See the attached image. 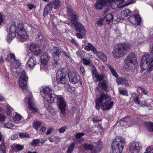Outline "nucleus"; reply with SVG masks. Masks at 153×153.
Masks as SVG:
<instances>
[{"instance_id":"nucleus-1","label":"nucleus","mask_w":153,"mask_h":153,"mask_svg":"<svg viewBox=\"0 0 153 153\" xmlns=\"http://www.w3.org/2000/svg\"><path fill=\"white\" fill-rule=\"evenodd\" d=\"M53 91L48 87H46L43 89V93L44 94V98L49 104L54 102L55 98L57 100V103L62 113L64 115H65V107L66 103L63 97L61 95H56L53 94Z\"/></svg>"},{"instance_id":"nucleus-2","label":"nucleus","mask_w":153,"mask_h":153,"mask_svg":"<svg viewBox=\"0 0 153 153\" xmlns=\"http://www.w3.org/2000/svg\"><path fill=\"white\" fill-rule=\"evenodd\" d=\"M100 95V97L95 100L96 108L99 110L102 106V110H109L112 107L113 102L111 101L110 97L104 93H101Z\"/></svg>"},{"instance_id":"nucleus-3","label":"nucleus","mask_w":153,"mask_h":153,"mask_svg":"<svg viewBox=\"0 0 153 153\" xmlns=\"http://www.w3.org/2000/svg\"><path fill=\"white\" fill-rule=\"evenodd\" d=\"M131 45L128 43H119L113 48L112 54L114 58L119 59L125 54L129 51Z\"/></svg>"},{"instance_id":"nucleus-4","label":"nucleus","mask_w":153,"mask_h":153,"mask_svg":"<svg viewBox=\"0 0 153 153\" xmlns=\"http://www.w3.org/2000/svg\"><path fill=\"white\" fill-rule=\"evenodd\" d=\"M125 145V142L122 137H117L112 143V153H120Z\"/></svg>"},{"instance_id":"nucleus-5","label":"nucleus","mask_w":153,"mask_h":153,"mask_svg":"<svg viewBox=\"0 0 153 153\" xmlns=\"http://www.w3.org/2000/svg\"><path fill=\"white\" fill-rule=\"evenodd\" d=\"M124 62L129 68H131L137 63L136 56L133 53L128 55L125 59Z\"/></svg>"},{"instance_id":"nucleus-6","label":"nucleus","mask_w":153,"mask_h":153,"mask_svg":"<svg viewBox=\"0 0 153 153\" xmlns=\"http://www.w3.org/2000/svg\"><path fill=\"white\" fill-rule=\"evenodd\" d=\"M64 69H59L56 74V79L58 84H66L65 74L64 72Z\"/></svg>"},{"instance_id":"nucleus-7","label":"nucleus","mask_w":153,"mask_h":153,"mask_svg":"<svg viewBox=\"0 0 153 153\" xmlns=\"http://www.w3.org/2000/svg\"><path fill=\"white\" fill-rule=\"evenodd\" d=\"M7 61H11V66L13 68H17L20 65L18 60L16 59L14 54L10 53L6 57Z\"/></svg>"},{"instance_id":"nucleus-8","label":"nucleus","mask_w":153,"mask_h":153,"mask_svg":"<svg viewBox=\"0 0 153 153\" xmlns=\"http://www.w3.org/2000/svg\"><path fill=\"white\" fill-rule=\"evenodd\" d=\"M150 61V57L149 54H146L142 56L141 61L140 67L144 70H146L149 67Z\"/></svg>"},{"instance_id":"nucleus-9","label":"nucleus","mask_w":153,"mask_h":153,"mask_svg":"<svg viewBox=\"0 0 153 153\" xmlns=\"http://www.w3.org/2000/svg\"><path fill=\"white\" fill-rule=\"evenodd\" d=\"M27 79L25 71H23L21 74L19 80V86L23 90H25L27 89L26 84Z\"/></svg>"},{"instance_id":"nucleus-10","label":"nucleus","mask_w":153,"mask_h":153,"mask_svg":"<svg viewBox=\"0 0 153 153\" xmlns=\"http://www.w3.org/2000/svg\"><path fill=\"white\" fill-rule=\"evenodd\" d=\"M129 148L131 153H139L142 149V146L140 143L133 141L129 144Z\"/></svg>"},{"instance_id":"nucleus-11","label":"nucleus","mask_w":153,"mask_h":153,"mask_svg":"<svg viewBox=\"0 0 153 153\" xmlns=\"http://www.w3.org/2000/svg\"><path fill=\"white\" fill-rule=\"evenodd\" d=\"M69 81L74 84L78 83L80 80L79 76L75 71H70L68 74Z\"/></svg>"},{"instance_id":"nucleus-12","label":"nucleus","mask_w":153,"mask_h":153,"mask_svg":"<svg viewBox=\"0 0 153 153\" xmlns=\"http://www.w3.org/2000/svg\"><path fill=\"white\" fill-rule=\"evenodd\" d=\"M17 34L21 38H27V35L22 25L19 24L17 29Z\"/></svg>"},{"instance_id":"nucleus-13","label":"nucleus","mask_w":153,"mask_h":153,"mask_svg":"<svg viewBox=\"0 0 153 153\" xmlns=\"http://www.w3.org/2000/svg\"><path fill=\"white\" fill-rule=\"evenodd\" d=\"M67 13L70 17L69 19L72 24H74V22H77V16L75 11L69 8L68 9Z\"/></svg>"},{"instance_id":"nucleus-14","label":"nucleus","mask_w":153,"mask_h":153,"mask_svg":"<svg viewBox=\"0 0 153 153\" xmlns=\"http://www.w3.org/2000/svg\"><path fill=\"white\" fill-rule=\"evenodd\" d=\"M128 19L132 24L137 22L138 25H141V19L139 15L135 14L132 16H131L128 18Z\"/></svg>"},{"instance_id":"nucleus-15","label":"nucleus","mask_w":153,"mask_h":153,"mask_svg":"<svg viewBox=\"0 0 153 153\" xmlns=\"http://www.w3.org/2000/svg\"><path fill=\"white\" fill-rule=\"evenodd\" d=\"M136 122H132L129 117H125L120 120V123L122 126H131L134 124Z\"/></svg>"},{"instance_id":"nucleus-16","label":"nucleus","mask_w":153,"mask_h":153,"mask_svg":"<svg viewBox=\"0 0 153 153\" xmlns=\"http://www.w3.org/2000/svg\"><path fill=\"white\" fill-rule=\"evenodd\" d=\"M55 5V4L53 3V1L48 3L44 9V13L47 14L51 11L53 6L54 9H57L58 7H56Z\"/></svg>"},{"instance_id":"nucleus-17","label":"nucleus","mask_w":153,"mask_h":153,"mask_svg":"<svg viewBox=\"0 0 153 153\" xmlns=\"http://www.w3.org/2000/svg\"><path fill=\"white\" fill-rule=\"evenodd\" d=\"M28 104L29 105V108L33 112H38L39 109L35 106L34 103L32 98H30L28 99Z\"/></svg>"},{"instance_id":"nucleus-18","label":"nucleus","mask_w":153,"mask_h":153,"mask_svg":"<svg viewBox=\"0 0 153 153\" xmlns=\"http://www.w3.org/2000/svg\"><path fill=\"white\" fill-rule=\"evenodd\" d=\"M74 24L76 31L81 33L82 34H84L86 33L84 27L80 23L76 22H74Z\"/></svg>"},{"instance_id":"nucleus-19","label":"nucleus","mask_w":153,"mask_h":153,"mask_svg":"<svg viewBox=\"0 0 153 153\" xmlns=\"http://www.w3.org/2000/svg\"><path fill=\"white\" fill-rule=\"evenodd\" d=\"M107 1H105L104 0H98L95 3L94 7L97 9L100 10L102 9L103 6L106 4V2Z\"/></svg>"},{"instance_id":"nucleus-20","label":"nucleus","mask_w":153,"mask_h":153,"mask_svg":"<svg viewBox=\"0 0 153 153\" xmlns=\"http://www.w3.org/2000/svg\"><path fill=\"white\" fill-rule=\"evenodd\" d=\"M50 58V57L48 56L47 53L45 52L43 53L41 57L42 64L44 65H46Z\"/></svg>"},{"instance_id":"nucleus-21","label":"nucleus","mask_w":153,"mask_h":153,"mask_svg":"<svg viewBox=\"0 0 153 153\" xmlns=\"http://www.w3.org/2000/svg\"><path fill=\"white\" fill-rule=\"evenodd\" d=\"M36 58L33 57L30 58L27 62L28 66L30 69H33L36 63Z\"/></svg>"},{"instance_id":"nucleus-22","label":"nucleus","mask_w":153,"mask_h":153,"mask_svg":"<svg viewBox=\"0 0 153 153\" xmlns=\"http://www.w3.org/2000/svg\"><path fill=\"white\" fill-rule=\"evenodd\" d=\"M53 56L54 57L56 58H59V55L62 53L61 49L57 47H53Z\"/></svg>"},{"instance_id":"nucleus-23","label":"nucleus","mask_w":153,"mask_h":153,"mask_svg":"<svg viewBox=\"0 0 153 153\" xmlns=\"http://www.w3.org/2000/svg\"><path fill=\"white\" fill-rule=\"evenodd\" d=\"M101 148V145L100 142H98L95 143L94 147L93 150L92 151V153H97L100 149Z\"/></svg>"},{"instance_id":"nucleus-24","label":"nucleus","mask_w":153,"mask_h":153,"mask_svg":"<svg viewBox=\"0 0 153 153\" xmlns=\"http://www.w3.org/2000/svg\"><path fill=\"white\" fill-rule=\"evenodd\" d=\"M117 83L119 85L123 84L126 85V86L129 85L128 81L125 79L123 78L122 77L117 79Z\"/></svg>"},{"instance_id":"nucleus-25","label":"nucleus","mask_w":153,"mask_h":153,"mask_svg":"<svg viewBox=\"0 0 153 153\" xmlns=\"http://www.w3.org/2000/svg\"><path fill=\"white\" fill-rule=\"evenodd\" d=\"M97 55L103 61H106L107 60V58L105 55L102 52H98Z\"/></svg>"},{"instance_id":"nucleus-26","label":"nucleus","mask_w":153,"mask_h":153,"mask_svg":"<svg viewBox=\"0 0 153 153\" xmlns=\"http://www.w3.org/2000/svg\"><path fill=\"white\" fill-rule=\"evenodd\" d=\"M133 99L134 102L137 104H140V101L139 99V95L136 93H133L132 94Z\"/></svg>"},{"instance_id":"nucleus-27","label":"nucleus","mask_w":153,"mask_h":153,"mask_svg":"<svg viewBox=\"0 0 153 153\" xmlns=\"http://www.w3.org/2000/svg\"><path fill=\"white\" fill-rule=\"evenodd\" d=\"M13 149L16 152L22 150L24 149V146L19 144H14L13 146Z\"/></svg>"},{"instance_id":"nucleus-28","label":"nucleus","mask_w":153,"mask_h":153,"mask_svg":"<svg viewBox=\"0 0 153 153\" xmlns=\"http://www.w3.org/2000/svg\"><path fill=\"white\" fill-rule=\"evenodd\" d=\"M42 123L39 121H34L33 124V127L36 130H38L39 127L41 125Z\"/></svg>"},{"instance_id":"nucleus-29","label":"nucleus","mask_w":153,"mask_h":153,"mask_svg":"<svg viewBox=\"0 0 153 153\" xmlns=\"http://www.w3.org/2000/svg\"><path fill=\"white\" fill-rule=\"evenodd\" d=\"M108 67L110 70V71L113 76L117 77L118 76L115 70L110 65H108Z\"/></svg>"},{"instance_id":"nucleus-30","label":"nucleus","mask_w":153,"mask_h":153,"mask_svg":"<svg viewBox=\"0 0 153 153\" xmlns=\"http://www.w3.org/2000/svg\"><path fill=\"white\" fill-rule=\"evenodd\" d=\"M39 143L40 140L39 139H34L31 143V145L32 146L36 147L39 146Z\"/></svg>"},{"instance_id":"nucleus-31","label":"nucleus","mask_w":153,"mask_h":153,"mask_svg":"<svg viewBox=\"0 0 153 153\" xmlns=\"http://www.w3.org/2000/svg\"><path fill=\"white\" fill-rule=\"evenodd\" d=\"M100 86L103 90H105L107 88V83L106 81L103 80L101 82Z\"/></svg>"},{"instance_id":"nucleus-32","label":"nucleus","mask_w":153,"mask_h":153,"mask_svg":"<svg viewBox=\"0 0 153 153\" xmlns=\"http://www.w3.org/2000/svg\"><path fill=\"white\" fill-rule=\"evenodd\" d=\"M75 145L74 143H71L67 150V153H71L74 149Z\"/></svg>"},{"instance_id":"nucleus-33","label":"nucleus","mask_w":153,"mask_h":153,"mask_svg":"<svg viewBox=\"0 0 153 153\" xmlns=\"http://www.w3.org/2000/svg\"><path fill=\"white\" fill-rule=\"evenodd\" d=\"M132 12L129 9H126L124 10L122 12V13L125 16L127 17L130 15L131 13Z\"/></svg>"},{"instance_id":"nucleus-34","label":"nucleus","mask_w":153,"mask_h":153,"mask_svg":"<svg viewBox=\"0 0 153 153\" xmlns=\"http://www.w3.org/2000/svg\"><path fill=\"white\" fill-rule=\"evenodd\" d=\"M83 148L87 150H91L94 149V147L92 145L87 143L84 144Z\"/></svg>"},{"instance_id":"nucleus-35","label":"nucleus","mask_w":153,"mask_h":153,"mask_svg":"<svg viewBox=\"0 0 153 153\" xmlns=\"http://www.w3.org/2000/svg\"><path fill=\"white\" fill-rule=\"evenodd\" d=\"M16 26L14 22H13L10 28L9 32H16L17 31Z\"/></svg>"},{"instance_id":"nucleus-36","label":"nucleus","mask_w":153,"mask_h":153,"mask_svg":"<svg viewBox=\"0 0 153 153\" xmlns=\"http://www.w3.org/2000/svg\"><path fill=\"white\" fill-rule=\"evenodd\" d=\"M6 150L5 145L2 142L0 146V153H6Z\"/></svg>"},{"instance_id":"nucleus-37","label":"nucleus","mask_w":153,"mask_h":153,"mask_svg":"<svg viewBox=\"0 0 153 153\" xmlns=\"http://www.w3.org/2000/svg\"><path fill=\"white\" fill-rule=\"evenodd\" d=\"M105 18L106 21L109 22L113 20V16L111 14L108 13L105 15Z\"/></svg>"},{"instance_id":"nucleus-38","label":"nucleus","mask_w":153,"mask_h":153,"mask_svg":"<svg viewBox=\"0 0 153 153\" xmlns=\"http://www.w3.org/2000/svg\"><path fill=\"white\" fill-rule=\"evenodd\" d=\"M38 50V48L36 45L34 44H31L30 48V50L31 52L34 53L37 51Z\"/></svg>"},{"instance_id":"nucleus-39","label":"nucleus","mask_w":153,"mask_h":153,"mask_svg":"<svg viewBox=\"0 0 153 153\" xmlns=\"http://www.w3.org/2000/svg\"><path fill=\"white\" fill-rule=\"evenodd\" d=\"M119 91L120 94L122 95L126 96L128 95V93L126 90L120 88H119Z\"/></svg>"},{"instance_id":"nucleus-40","label":"nucleus","mask_w":153,"mask_h":153,"mask_svg":"<svg viewBox=\"0 0 153 153\" xmlns=\"http://www.w3.org/2000/svg\"><path fill=\"white\" fill-rule=\"evenodd\" d=\"M65 87L68 88V90L70 92H73L75 90V88L74 87L70 86L68 83H66Z\"/></svg>"},{"instance_id":"nucleus-41","label":"nucleus","mask_w":153,"mask_h":153,"mask_svg":"<svg viewBox=\"0 0 153 153\" xmlns=\"http://www.w3.org/2000/svg\"><path fill=\"white\" fill-rule=\"evenodd\" d=\"M92 46L93 45L92 44L90 43H88V45L85 46L84 49L86 51H89L91 50Z\"/></svg>"},{"instance_id":"nucleus-42","label":"nucleus","mask_w":153,"mask_h":153,"mask_svg":"<svg viewBox=\"0 0 153 153\" xmlns=\"http://www.w3.org/2000/svg\"><path fill=\"white\" fill-rule=\"evenodd\" d=\"M16 32H9V38H14L16 36Z\"/></svg>"},{"instance_id":"nucleus-43","label":"nucleus","mask_w":153,"mask_h":153,"mask_svg":"<svg viewBox=\"0 0 153 153\" xmlns=\"http://www.w3.org/2000/svg\"><path fill=\"white\" fill-rule=\"evenodd\" d=\"M6 117L4 114L0 113V122H3L5 121Z\"/></svg>"},{"instance_id":"nucleus-44","label":"nucleus","mask_w":153,"mask_h":153,"mask_svg":"<svg viewBox=\"0 0 153 153\" xmlns=\"http://www.w3.org/2000/svg\"><path fill=\"white\" fill-rule=\"evenodd\" d=\"M19 135L21 137H29V135L26 133L20 132L19 134Z\"/></svg>"},{"instance_id":"nucleus-45","label":"nucleus","mask_w":153,"mask_h":153,"mask_svg":"<svg viewBox=\"0 0 153 153\" xmlns=\"http://www.w3.org/2000/svg\"><path fill=\"white\" fill-rule=\"evenodd\" d=\"M83 64L86 65H88L90 64V61L88 59L83 58L82 59Z\"/></svg>"},{"instance_id":"nucleus-46","label":"nucleus","mask_w":153,"mask_h":153,"mask_svg":"<svg viewBox=\"0 0 153 153\" xmlns=\"http://www.w3.org/2000/svg\"><path fill=\"white\" fill-rule=\"evenodd\" d=\"M148 126L149 127V131H153V123H149L148 124Z\"/></svg>"},{"instance_id":"nucleus-47","label":"nucleus","mask_w":153,"mask_h":153,"mask_svg":"<svg viewBox=\"0 0 153 153\" xmlns=\"http://www.w3.org/2000/svg\"><path fill=\"white\" fill-rule=\"evenodd\" d=\"M92 76L93 78L95 77L97 78L99 76V74L97 72V71L96 69L94 70L92 72Z\"/></svg>"},{"instance_id":"nucleus-48","label":"nucleus","mask_w":153,"mask_h":153,"mask_svg":"<svg viewBox=\"0 0 153 153\" xmlns=\"http://www.w3.org/2000/svg\"><path fill=\"white\" fill-rule=\"evenodd\" d=\"M4 126L6 128H12L13 126V125L12 123H5L4 124Z\"/></svg>"},{"instance_id":"nucleus-49","label":"nucleus","mask_w":153,"mask_h":153,"mask_svg":"<svg viewBox=\"0 0 153 153\" xmlns=\"http://www.w3.org/2000/svg\"><path fill=\"white\" fill-rule=\"evenodd\" d=\"M146 151L148 152V153H153V147H149L147 148Z\"/></svg>"},{"instance_id":"nucleus-50","label":"nucleus","mask_w":153,"mask_h":153,"mask_svg":"<svg viewBox=\"0 0 153 153\" xmlns=\"http://www.w3.org/2000/svg\"><path fill=\"white\" fill-rule=\"evenodd\" d=\"M103 19H99L97 22L96 24L98 26H100L102 25L103 23Z\"/></svg>"},{"instance_id":"nucleus-51","label":"nucleus","mask_w":153,"mask_h":153,"mask_svg":"<svg viewBox=\"0 0 153 153\" xmlns=\"http://www.w3.org/2000/svg\"><path fill=\"white\" fill-rule=\"evenodd\" d=\"M84 135V133L82 132L77 133L76 134V137L77 138H79Z\"/></svg>"},{"instance_id":"nucleus-52","label":"nucleus","mask_w":153,"mask_h":153,"mask_svg":"<svg viewBox=\"0 0 153 153\" xmlns=\"http://www.w3.org/2000/svg\"><path fill=\"white\" fill-rule=\"evenodd\" d=\"M67 128V127L66 126L61 127L59 130V132L60 133H63L65 130Z\"/></svg>"},{"instance_id":"nucleus-53","label":"nucleus","mask_w":153,"mask_h":153,"mask_svg":"<svg viewBox=\"0 0 153 153\" xmlns=\"http://www.w3.org/2000/svg\"><path fill=\"white\" fill-rule=\"evenodd\" d=\"M135 2H136L135 0H132L131 1H130V2H128V3L127 4V5H126V6H124V5H122V6H121V7H119V8L124 7H126L127 6H128V5H129L130 4H134V3H135Z\"/></svg>"},{"instance_id":"nucleus-54","label":"nucleus","mask_w":153,"mask_h":153,"mask_svg":"<svg viewBox=\"0 0 153 153\" xmlns=\"http://www.w3.org/2000/svg\"><path fill=\"white\" fill-rule=\"evenodd\" d=\"M46 127L45 126H42L41 128L39 130V131L40 133L42 134L44 133L46 130Z\"/></svg>"},{"instance_id":"nucleus-55","label":"nucleus","mask_w":153,"mask_h":153,"mask_svg":"<svg viewBox=\"0 0 153 153\" xmlns=\"http://www.w3.org/2000/svg\"><path fill=\"white\" fill-rule=\"evenodd\" d=\"M15 120L20 121L21 120V117L19 114H16L14 118Z\"/></svg>"},{"instance_id":"nucleus-56","label":"nucleus","mask_w":153,"mask_h":153,"mask_svg":"<svg viewBox=\"0 0 153 153\" xmlns=\"http://www.w3.org/2000/svg\"><path fill=\"white\" fill-rule=\"evenodd\" d=\"M53 3L55 4L56 7H58L59 5V0H53Z\"/></svg>"},{"instance_id":"nucleus-57","label":"nucleus","mask_w":153,"mask_h":153,"mask_svg":"<svg viewBox=\"0 0 153 153\" xmlns=\"http://www.w3.org/2000/svg\"><path fill=\"white\" fill-rule=\"evenodd\" d=\"M103 79V76L102 75H99V76L96 78V79L95 80V81H101Z\"/></svg>"},{"instance_id":"nucleus-58","label":"nucleus","mask_w":153,"mask_h":153,"mask_svg":"<svg viewBox=\"0 0 153 153\" xmlns=\"http://www.w3.org/2000/svg\"><path fill=\"white\" fill-rule=\"evenodd\" d=\"M139 88L141 89V91L145 94H148L147 91L144 88L140 86L139 87Z\"/></svg>"},{"instance_id":"nucleus-59","label":"nucleus","mask_w":153,"mask_h":153,"mask_svg":"<svg viewBox=\"0 0 153 153\" xmlns=\"http://www.w3.org/2000/svg\"><path fill=\"white\" fill-rule=\"evenodd\" d=\"M97 117H95L93 118V121L94 123H98L100 122H101L102 121V120H98L97 119Z\"/></svg>"},{"instance_id":"nucleus-60","label":"nucleus","mask_w":153,"mask_h":153,"mask_svg":"<svg viewBox=\"0 0 153 153\" xmlns=\"http://www.w3.org/2000/svg\"><path fill=\"white\" fill-rule=\"evenodd\" d=\"M91 50L94 53L96 54L97 55V53H98V52H97V49L93 45L92 46V47H91Z\"/></svg>"},{"instance_id":"nucleus-61","label":"nucleus","mask_w":153,"mask_h":153,"mask_svg":"<svg viewBox=\"0 0 153 153\" xmlns=\"http://www.w3.org/2000/svg\"><path fill=\"white\" fill-rule=\"evenodd\" d=\"M71 42L72 44L74 45L76 47L78 46V44L76 42V41L74 39H72L71 40Z\"/></svg>"},{"instance_id":"nucleus-62","label":"nucleus","mask_w":153,"mask_h":153,"mask_svg":"<svg viewBox=\"0 0 153 153\" xmlns=\"http://www.w3.org/2000/svg\"><path fill=\"white\" fill-rule=\"evenodd\" d=\"M18 137V135L17 134H15L11 137V139L12 140H14L16 139Z\"/></svg>"},{"instance_id":"nucleus-63","label":"nucleus","mask_w":153,"mask_h":153,"mask_svg":"<svg viewBox=\"0 0 153 153\" xmlns=\"http://www.w3.org/2000/svg\"><path fill=\"white\" fill-rule=\"evenodd\" d=\"M28 8L30 10H32L36 7V6L33 4H30L28 5Z\"/></svg>"},{"instance_id":"nucleus-64","label":"nucleus","mask_w":153,"mask_h":153,"mask_svg":"<svg viewBox=\"0 0 153 153\" xmlns=\"http://www.w3.org/2000/svg\"><path fill=\"white\" fill-rule=\"evenodd\" d=\"M149 70L150 71L153 70V60H151L150 62Z\"/></svg>"}]
</instances>
